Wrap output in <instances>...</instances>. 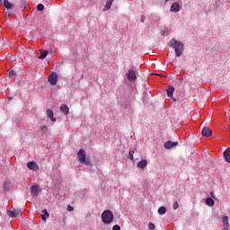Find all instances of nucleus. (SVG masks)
<instances>
[{
	"instance_id": "obj_6",
	"label": "nucleus",
	"mask_w": 230,
	"mask_h": 230,
	"mask_svg": "<svg viewBox=\"0 0 230 230\" xmlns=\"http://www.w3.org/2000/svg\"><path fill=\"white\" fill-rule=\"evenodd\" d=\"M41 189L40 185H33L31 187V193L34 195V197H39V193H40Z\"/></svg>"
},
{
	"instance_id": "obj_34",
	"label": "nucleus",
	"mask_w": 230,
	"mask_h": 230,
	"mask_svg": "<svg viewBox=\"0 0 230 230\" xmlns=\"http://www.w3.org/2000/svg\"><path fill=\"white\" fill-rule=\"evenodd\" d=\"M222 230H229V226H224Z\"/></svg>"
},
{
	"instance_id": "obj_1",
	"label": "nucleus",
	"mask_w": 230,
	"mask_h": 230,
	"mask_svg": "<svg viewBox=\"0 0 230 230\" xmlns=\"http://www.w3.org/2000/svg\"><path fill=\"white\" fill-rule=\"evenodd\" d=\"M168 47L173 48L176 57L182 56V51H184V44H182V42L175 40H171L168 43Z\"/></svg>"
},
{
	"instance_id": "obj_16",
	"label": "nucleus",
	"mask_w": 230,
	"mask_h": 230,
	"mask_svg": "<svg viewBox=\"0 0 230 230\" xmlns=\"http://www.w3.org/2000/svg\"><path fill=\"white\" fill-rule=\"evenodd\" d=\"M60 111L61 112H63V114H65V116H67V114H69V107H67V105H62L60 107Z\"/></svg>"
},
{
	"instance_id": "obj_35",
	"label": "nucleus",
	"mask_w": 230,
	"mask_h": 230,
	"mask_svg": "<svg viewBox=\"0 0 230 230\" xmlns=\"http://www.w3.org/2000/svg\"><path fill=\"white\" fill-rule=\"evenodd\" d=\"M158 76H164V75H163V74H158Z\"/></svg>"
},
{
	"instance_id": "obj_20",
	"label": "nucleus",
	"mask_w": 230,
	"mask_h": 230,
	"mask_svg": "<svg viewBox=\"0 0 230 230\" xmlns=\"http://www.w3.org/2000/svg\"><path fill=\"white\" fill-rule=\"evenodd\" d=\"M4 5L7 10H12V8H13V4H12V3H10L8 0L4 1Z\"/></svg>"
},
{
	"instance_id": "obj_7",
	"label": "nucleus",
	"mask_w": 230,
	"mask_h": 230,
	"mask_svg": "<svg viewBox=\"0 0 230 230\" xmlns=\"http://www.w3.org/2000/svg\"><path fill=\"white\" fill-rule=\"evenodd\" d=\"M167 96L168 98H171V100H173V102H176V100L173 98V93H175V87H173L172 85H170L167 90Z\"/></svg>"
},
{
	"instance_id": "obj_2",
	"label": "nucleus",
	"mask_w": 230,
	"mask_h": 230,
	"mask_svg": "<svg viewBox=\"0 0 230 230\" xmlns=\"http://www.w3.org/2000/svg\"><path fill=\"white\" fill-rule=\"evenodd\" d=\"M102 220L103 224H112L114 221V214L111 210H105L104 213L102 214Z\"/></svg>"
},
{
	"instance_id": "obj_17",
	"label": "nucleus",
	"mask_w": 230,
	"mask_h": 230,
	"mask_svg": "<svg viewBox=\"0 0 230 230\" xmlns=\"http://www.w3.org/2000/svg\"><path fill=\"white\" fill-rule=\"evenodd\" d=\"M224 157L226 163H230V148H227L224 153Z\"/></svg>"
},
{
	"instance_id": "obj_38",
	"label": "nucleus",
	"mask_w": 230,
	"mask_h": 230,
	"mask_svg": "<svg viewBox=\"0 0 230 230\" xmlns=\"http://www.w3.org/2000/svg\"><path fill=\"white\" fill-rule=\"evenodd\" d=\"M3 3V0H0V4Z\"/></svg>"
},
{
	"instance_id": "obj_25",
	"label": "nucleus",
	"mask_w": 230,
	"mask_h": 230,
	"mask_svg": "<svg viewBox=\"0 0 230 230\" xmlns=\"http://www.w3.org/2000/svg\"><path fill=\"white\" fill-rule=\"evenodd\" d=\"M128 157H129L130 161H134V150L129 149Z\"/></svg>"
},
{
	"instance_id": "obj_12",
	"label": "nucleus",
	"mask_w": 230,
	"mask_h": 230,
	"mask_svg": "<svg viewBox=\"0 0 230 230\" xmlns=\"http://www.w3.org/2000/svg\"><path fill=\"white\" fill-rule=\"evenodd\" d=\"M47 116H48V118H49V119H51V121H53V122L57 121V119L55 117H53L54 116L53 110L48 109Z\"/></svg>"
},
{
	"instance_id": "obj_23",
	"label": "nucleus",
	"mask_w": 230,
	"mask_h": 230,
	"mask_svg": "<svg viewBox=\"0 0 230 230\" xmlns=\"http://www.w3.org/2000/svg\"><path fill=\"white\" fill-rule=\"evenodd\" d=\"M223 224L225 227H229V217L227 216L223 217Z\"/></svg>"
},
{
	"instance_id": "obj_10",
	"label": "nucleus",
	"mask_w": 230,
	"mask_h": 230,
	"mask_svg": "<svg viewBox=\"0 0 230 230\" xmlns=\"http://www.w3.org/2000/svg\"><path fill=\"white\" fill-rule=\"evenodd\" d=\"M177 145H179V142L167 141L164 143V148L170 150V148H173V146H177Z\"/></svg>"
},
{
	"instance_id": "obj_24",
	"label": "nucleus",
	"mask_w": 230,
	"mask_h": 230,
	"mask_svg": "<svg viewBox=\"0 0 230 230\" xmlns=\"http://www.w3.org/2000/svg\"><path fill=\"white\" fill-rule=\"evenodd\" d=\"M158 213H159L160 215H165V214H166V208H165V207H160V208H158Z\"/></svg>"
},
{
	"instance_id": "obj_11",
	"label": "nucleus",
	"mask_w": 230,
	"mask_h": 230,
	"mask_svg": "<svg viewBox=\"0 0 230 230\" xmlns=\"http://www.w3.org/2000/svg\"><path fill=\"white\" fill-rule=\"evenodd\" d=\"M181 5H179V3H172L171 5V12H173L174 13H177V12H180Z\"/></svg>"
},
{
	"instance_id": "obj_39",
	"label": "nucleus",
	"mask_w": 230,
	"mask_h": 230,
	"mask_svg": "<svg viewBox=\"0 0 230 230\" xmlns=\"http://www.w3.org/2000/svg\"><path fill=\"white\" fill-rule=\"evenodd\" d=\"M212 197H213V192H212Z\"/></svg>"
},
{
	"instance_id": "obj_5",
	"label": "nucleus",
	"mask_w": 230,
	"mask_h": 230,
	"mask_svg": "<svg viewBox=\"0 0 230 230\" xmlns=\"http://www.w3.org/2000/svg\"><path fill=\"white\" fill-rule=\"evenodd\" d=\"M49 82L50 85H57V82H58V74H57V72H52L49 75Z\"/></svg>"
},
{
	"instance_id": "obj_36",
	"label": "nucleus",
	"mask_w": 230,
	"mask_h": 230,
	"mask_svg": "<svg viewBox=\"0 0 230 230\" xmlns=\"http://www.w3.org/2000/svg\"><path fill=\"white\" fill-rule=\"evenodd\" d=\"M164 3H168V0H164Z\"/></svg>"
},
{
	"instance_id": "obj_3",
	"label": "nucleus",
	"mask_w": 230,
	"mask_h": 230,
	"mask_svg": "<svg viewBox=\"0 0 230 230\" xmlns=\"http://www.w3.org/2000/svg\"><path fill=\"white\" fill-rule=\"evenodd\" d=\"M77 157L82 164H89V162H86V154L85 150L80 149L77 153Z\"/></svg>"
},
{
	"instance_id": "obj_19",
	"label": "nucleus",
	"mask_w": 230,
	"mask_h": 230,
	"mask_svg": "<svg viewBox=\"0 0 230 230\" xmlns=\"http://www.w3.org/2000/svg\"><path fill=\"white\" fill-rule=\"evenodd\" d=\"M18 214H19V213H18L17 211L7 210V215H8V217H10L11 218H15Z\"/></svg>"
},
{
	"instance_id": "obj_27",
	"label": "nucleus",
	"mask_w": 230,
	"mask_h": 230,
	"mask_svg": "<svg viewBox=\"0 0 230 230\" xmlns=\"http://www.w3.org/2000/svg\"><path fill=\"white\" fill-rule=\"evenodd\" d=\"M172 209L177 210L179 209V202L178 201H174L172 204Z\"/></svg>"
},
{
	"instance_id": "obj_33",
	"label": "nucleus",
	"mask_w": 230,
	"mask_h": 230,
	"mask_svg": "<svg viewBox=\"0 0 230 230\" xmlns=\"http://www.w3.org/2000/svg\"><path fill=\"white\" fill-rule=\"evenodd\" d=\"M140 21L141 22H145V21H146V18L145 17V15H141Z\"/></svg>"
},
{
	"instance_id": "obj_28",
	"label": "nucleus",
	"mask_w": 230,
	"mask_h": 230,
	"mask_svg": "<svg viewBox=\"0 0 230 230\" xmlns=\"http://www.w3.org/2000/svg\"><path fill=\"white\" fill-rule=\"evenodd\" d=\"M37 8H38L39 12H42V11H44V4H39Z\"/></svg>"
},
{
	"instance_id": "obj_32",
	"label": "nucleus",
	"mask_w": 230,
	"mask_h": 230,
	"mask_svg": "<svg viewBox=\"0 0 230 230\" xmlns=\"http://www.w3.org/2000/svg\"><path fill=\"white\" fill-rule=\"evenodd\" d=\"M67 211H75V208H73L71 205L67 206Z\"/></svg>"
},
{
	"instance_id": "obj_4",
	"label": "nucleus",
	"mask_w": 230,
	"mask_h": 230,
	"mask_svg": "<svg viewBox=\"0 0 230 230\" xmlns=\"http://www.w3.org/2000/svg\"><path fill=\"white\" fill-rule=\"evenodd\" d=\"M126 76L128 82H136V80H137V75H136V71L133 69H129L126 74Z\"/></svg>"
},
{
	"instance_id": "obj_31",
	"label": "nucleus",
	"mask_w": 230,
	"mask_h": 230,
	"mask_svg": "<svg viewBox=\"0 0 230 230\" xmlns=\"http://www.w3.org/2000/svg\"><path fill=\"white\" fill-rule=\"evenodd\" d=\"M112 230H121V227L119 226V225H115L113 226Z\"/></svg>"
},
{
	"instance_id": "obj_29",
	"label": "nucleus",
	"mask_w": 230,
	"mask_h": 230,
	"mask_svg": "<svg viewBox=\"0 0 230 230\" xmlns=\"http://www.w3.org/2000/svg\"><path fill=\"white\" fill-rule=\"evenodd\" d=\"M40 130L43 134H46V132H48V127L47 126H42V127H40Z\"/></svg>"
},
{
	"instance_id": "obj_26",
	"label": "nucleus",
	"mask_w": 230,
	"mask_h": 230,
	"mask_svg": "<svg viewBox=\"0 0 230 230\" xmlns=\"http://www.w3.org/2000/svg\"><path fill=\"white\" fill-rule=\"evenodd\" d=\"M10 78H13V76H15V75H17L15 73V70H9V73H8Z\"/></svg>"
},
{
	"instance_id": "obj_13",
	"label": "nucleus",
	"mask_w": 230,
	"mask_h": 230,
	"mask_svg": "<svg viewBox=\"0 0 230 230\" xmlns=\"http://www.w3.org/2000/svg\"><path fill=\"white\" fill-rule=\"evenodd\" d=\"M48 218H49V213H48V209H43L41 211V220H44V222H46Z\"/></svg>"
},
{
	"instance_id": "obj_18",
	"label": "nucleus",
	"mask_w": 230,
	"mask_h": 230,
	"mask_svg": "<svg viewBox=\"0 0 230 230\" xmlns=\"http://www.w3.org/2000/svg\"><path fill=\"white\" fill-rule=\"evenodd\" d=\"M40 56L39 57L40 60H44L48 57V50L40 49Z\"/></svg>"
},
{
	"instance_id": "obj_9",
	"label": "nucleus",
	"mask_w": 230,
	"mask_h": 230,
	"mask_svg": "<svg viewBox=\"0 0 230 230\" xmlns=\"http://www.w3.org/2000/svg\"><path fill=\"white\" fill-rule=\"evenodd\" d=\"M201 134L204 137H209L213 135V131H211V128L205 127L203 128Z\"/></svg>"
},
{
	"instance_id": "obj_22",
	"label": "nucleus",
	"mask_w": 230,
	"mask_h": 230,
	"mask_svg": "<svg viewBox=\"0 0 230 230\" xmlns=\"http://www.w3.org/2000/svg\"><path fill=\"white\" fill-rule=\"evenodd\" d=\"M12 183L9 181H5L4 182V191H10V185Z\"/></svg>"
},
{
	"instance_id": "obj_37",
	"label": "nucleus",
	"mask_w": 230,
	"mask_h": 230,
	"mask_svg": "<svg viewBox=\"0 0 230 230\" xmlns=\"http://www.w3.org/2000/svg\"><path fill=\"white\" fill-rule=\"evenodd\" d=\"M8 100H12V97H8Z\"/></svg>"
},
{
	"instance_id": "obj_8",
	"label": "nucleus",
	"mask_w": 230,
	"mask_h": 230,
	"mask_svg": "<svg viewBox=\"0 0 230 230\" xmlns=\"http://www.w3.org/2000/svg\"><path fill=\"white\" fill-rule=\"evenodd\" d=\"M27 168H29V170H31L32 172H39V165H37V163H35V161L29 162L27 164Z\"/></svg>"
},
{
	"instance_id": "obj_21",
	"label": "nucleus",
	"mask_w": 230,
	"mask_h": 230,
	"mask_svg": "<svg viewBox=\"0 0 230 230\" xmlns=\"http://www.w3.org/2000/svg\"><path fill=\"white\" fill-rule=\"evenodd\" d=\"M207 206H210V208H213L215 206V200H213V198H208L206 199Z\"/></svg>"
},
{
	"instance_id": "obj_14",
	"label": "nucleus",
	"mask_w": 230,
	"mask_h": 230,
	"mask_svg": "<svg viewBox=\"0 0 230 230\" xmlns=\"http://www.w3.org/2000/svg\"><path fill=\"white\" fill-rule=\"evenodd\" d=\"M112 3H114V0H108L103 8V12H107V11L111 10V7L112 6Z\"/></svg>"
},
{
	"instance_id": "obj_30",
	"label": "nucleus",
	"mask_w": 230,
	"mask_h": 230,
	"mask_svg": "<svg viewBox=\"0 0 230 230\" xmlns=\"http://www.w3.org/2000/svg\"><path fill=\"white\" fill-rule=\"evenodd\" d=\"M148 229H150V230L155 229V225H154V223L150 222V223L148 224Z\"/></svg>"
},
{
	"instance_id": "obj_15",
	"label": "nucleus",
	"mask_w": 230,
	"mask_h": 230,
	"mask_svg": "<svg viewBox=\"0 0 230 230\" xmlns=\"http://www.w3.org/2000/svg\"><path fill=\"white\" fill-rule=\"evenodd\" d=\"M148 164V162L146 160H141L140 162L137 163V168H146V165Z\"/></svg>"
}]
</instances>
